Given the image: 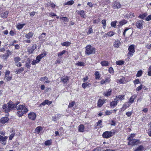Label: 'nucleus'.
Instances as JSON below:
<instances>
[{"instance_id":"f257e3e1","label":"nucleus","mask_w":151,"mask_h":151,"mask_svg":"<svg viewBox=\"0 0 151 151\" xmlns=\"http://www.w3.org/2000/svg\"><path fill=\"white\" fill-rule=\"evenodd\" d=\"M16 109L18 111L17 114L19 117H22L24 114H25L29 111L28 108L24 105H19L16 106Z\"/></svg>"},{"instance_id":"f03ea898","label":"nucleus","mask_w":151,"mask_h":151,"mask_svg":"<svg viewBox=\"0 0 151 151\" xmlns=\"http://www.w3.org/2000/svg\"><path fill=\"white\" fill-rule=\"evenodd\" d=\"M85 54L87 55L94 54L95 52V49L91 45H88L86 47Z\"/></svg>"},{"instance_id":"7ed1b4c3","label":"nucleus","mask_w":151,"mask_h":151,"mask_svg":"<svg viewBox=\"0 0 151 151\" xmlns=\"http://www.w3.org/2000/svg\"><path fill=\"white\" fill-rule=\"evenodd\" d=\"M128 50L129 52L127 54V55L129 57H131L135 52L134 45H130L128 48Z\"/></svg>"},{"instance_id":"20e7f679","label":"nucleus","mask_w":151,"mask_h":151,"mask_svg":"<svg viewBox=\"0 0 151 151\" xmlns=\"http://www.w3.org/2000/svg\"><path fill=\"white\" fill-rule=\"evenodd\" d=\"M114 134L115 132H114L106 131L103 133L102 136L104 138H108L111 137Z\"/></svg>"},{"instance_id":"39448f33","label":"nucleus","mask_w":151,"mask_h":151,"mask_svg":"<svg viewBox=\"0 0 151 151\" xmlns=\"http://www.w3.org/2000/svg\"><path fill=\"white\" fill-rule=\"evenodd\" d=\"M129 142H128V145H138L140 143L139 140L138 139H131L128 140Z\"/></svg>"},{"instance_id":"423d86ee","label":"nucleus","mask_w":151,"mask_h":151,"mask_svg":"<svg viewBox=\"0 0 151 151\" xmlns=\"http://www.w3.org/2000/svg\"><path fill=\"white\" fill-rule=\"evenodd\" d=\"M144 22L142 20H140L137 21L136 23V26L137 28L142 29L143 28V25Z\"/></svg>"},{"instance_id":"0eeeda50","label":"nucleus","mask_w":151,"mask_h":151,"mask_svg":"<svg viewBox=\"0 0 151 151\" xmlns=\"http://www.w3.org/2000/svg\"><path fill=\"white\" fill-rule=\"evenodd\" d=\"M9 120V118L7 117L1 118L0 120V124L1 126H3Z\"/></svg>"},{"instance_id":"6e6552de","label":"nucleus","mask_w":151,"mask_h":151,"mask_svg":"<svg viewBox=\"0 0 151 151\" xmlns=\"http://www.w3.org/2000/svg\"><path fill=\"white\" fill-rule=\"evenodd\" d=\"M28 116L29 119L32 120H34L36 119V114L34 112H31L28 114Z\"/></svg>"},{"instance_id":"1a4fd4ad","label":"nucleus","mask_w":151,"mask_h":151,"mask_svg":"<svg viewBox=\"0 0 151 151\" xmlns=\"http://www.w3.org/2000/svg\"><path fill=\"white\" fill-rule=\"evenodd\" d=\"M6 53L1 55V57L4 60H6L8 58L9 55H11V52L9 50H7L6 51Z\"/></svg>"},{"instance_id":"9d476101","label":"nucleus","mask_w":151,"mask_h":151,"mask_svg":"<svg viewBox=\"0 0 151 151\" xmlns=\"http://www.w3.org/2000/svg\"><path fill=\"white\" fill-rule=\"evenodd\" d=\"M112 6L114 9H118L121 8V6L119 2L114 1Z\"/></svg>"},{"instance_id":"9b49d317","label":"nucleus","mask_w":151,"mask_h":151,"mask_svg":"<svg viewBox=\"0 0 151 151\" xmlns=\"http://www.w3.org/2000/svg\"><path fill=\"white\" fill-rule=\"evenodd\" d=\"M19 102H18L17 104V105H15L12 101H9V102L7 103V105H8V107L10 109V110H11L12 109H13L14 107H16L17 105L18 104H19Z\"/></svg>"},{"instance_id":"f8f14e48","label":"nucleus","mask_w":151,"mask_h":151,"mask_svg":"<svg viewBox=\"0 0 151 151\" xmlns=\"http://www.w3.org/2000/svg\"><path fill=\"white\" fill-rule=\"evenodd\" d=\"M8 138V137L7 136L3 137L0 135V142H3L2 144L4 145L6 144V141Z\"/></svg>"},{"instance_id":"ddd939ff","label":"nucleus","mask_w":151,"mask_h":151,"mask_svg":"<svg viewBox=\"0 0 151 151\" xmlns=\"http://www.w3.org/2000/svg\"><path fill=\"white\" fill-rule=\"evenodd\" d=\"M69 80V78L66 76H64L62 77L61 81L65 84H66Z\"/></svg>"},{"instance_id":"4468645a","label":"nucleus","mask_w":151,"mask_h":151,"mask_svg":"<svg viewBox=\"0 0 151 151\" xmlns=\"http://www.w3.org/2000/svg\"><path fill=\"white\" fill-rule=\"evenodd\" d=\"M125 95L124 94L119 95L116 96L114 100L116 101L122 100L124 99Z\"/></svg>"},{"instance_id":"2eb2a0df","label":"nucleus","mask_w":151,"mask_h":151,"mask_svg":"<svg viewBox=\"0 0 151 151\" xmlns=\"http://www.w3.org/2000/svg\"><path fill=\"white\" fill-rule=\"evenodd\" d=\"M145 149V148L142 145H140L137 148H133V150L134 151H143Z\"/></svg>"},{"instance_id":"dca6fc26","label":"nucleus","mask_w":151,"mask_h":151,"mask_svg":"<svg viewBox=\"0 0 151 151\" xmlns=\"http://www.w3.org/2000/svg\"><path fill=\"white\" fill-rule=\"evenodd\" d=\"M121 44V42L119 40H116L114 42L113 46L114 47L116 48H118L119 47Z\"/></svg>"},{"instance_id":"f3484780","label":"nucleus","mask_w":151,"mask_h":151,"mask_svg":"<svg viewBox=\"0 0 151 151\" xmlns=\"http://www.w3.org/2000/svg\"><path fill=\"white\" fill-rule=\"evenodd\" d=\"M3 109L4 111L5 112H9L10 110V109L9 107H8V105H7L6 104H4L3 106Z\"/></svg>"},{"instance_id":"a211bd4d","label":"nucleus","mask_w":151,"mask_h":151,"mask_svg":"<svg viewBox=\"0 0 151 151\" xmlns=\"http://www.w3.org/2000/svg\"><path fill=\"white\" fill-rule=\"evenodd\" d=\"M105 100L104 99L102 100L99 99L98 102V106L99 107H101L104 103Z\"/></svg>"},{"instance_id":"6ab92c4d","label":"nucleus","mask_w":151,"mask_h":151,"mask_svg":"<svg viewBox=\"0 0 151 151\" xmlns=\"http://www.w3.org/2000/svg\"><path fill=\"white\" fill-rule=\"evenodd\" d=\"M34 33L33 32H30L26 34L25 37L27 39H29L32 37Z\"/></svg>"},{"instance_id":"aec40b11","label":"nucleus","mask_w":151,"mask_h":151,"mask_svg":"<svg viewBox=\"0 0 151 151\" xmlns=\"http://www.w3.org/2000/svg\"><path fill=\"white\" fill-rule=\"evenodd\" d=\"M9 13V12L7 11H6L5 12H2L1 14V17L3 18H6L7 17L8 14Z\"/></svg>"},{"instance_id":"412c9836","label":"nucleus","mask_w":151,"mask_h":151,"mask_svg":"<svg viewBox=\"0 0 151 151\" xmlns=\"http://www.w3.org/2000/svg\"><path fill=\"white\" fill-rule=\"evenodd\" d=\"M112 90L111 89H109L107 91L104 92V96H110Z\"/></svg>"},{"instance_id":"4be33fe9","label":"nucleus","mask_w":151,"mask_h":151,"mask_svg":"<svg viewBox=\"0 0 151 151\" xmlns=\"http://www.w3.org/2000/svg\"><path fill=\"white\" fill-rule=\"evenodd\" d=\"M52 101H49L48 100H46L44 101L41 104L43 105V106H45L46 104H47L49 105L51 104L52 103Z\"/></svg>"},{"instance_id":"5701e85b","label":"nucleus","mask_w":151,"mask_h":151,"mask_svg":"<svg viewBox=\"0 0 151 151\" xmlns=\"http://www.w3.org/2000/svg\"><path fill=\"white\" fill-rule=\"evenodd\" d=\"M40 80L41 81H45V82L47 83H49L50 82V81L48 80V78L46 77H41L40 78Z\"/></svg>"},{"instance_id":"b1692460","label":"nucleus","mask_w":151,"mask_h":151,"mask_svg":"<svg viewBox=\"0 0 151 151\" xmlns=\"http://www.w3.org/2000/svg\"><path fill=\"white\" fill-rule=\"evenodd\" d=\"M136 96L135 95L132 96L129 99V102L128 103V104H132L134 101V99L136 98Z\"/></svg>"},{"instance_id":"393cba45","label":"nucleus","mask_w":151,"mask_h":151,"mask_svg":"<svg viewBox=\"0 0 151 151\" xmlns=\"http://www.w3.org/2000/svg\"><path fill=\"white\" fill-rule=\"evenodd\" d=\"M91 84L88 82L84 83L82 84V86L84 88L89 87Z\"/></svg>"},{"instance_id":"a878e982","label":"nucleus","mask_w":151,"mask_h":151,"mask_svg":"<svg viewBox=\"0 0 151 151\" xmlns=\"http://www.w3.org/2000/svg\"><path fill=\"white\" fill-rule=\"evenodd\" d=\"M125 78L123 77L122 79L117 80L116 82L120 84H124L125 83Z\"/></svg>"},{"instance_id":"bb28decb","label":"nucleus","mask_w":151,"mask_h":151,"mask_svg":"<svg viewBox=\"0 0 151 151\" xmlns=\"http://www.w3.org/2000/svg\"><path fill=\"white\" fill-rule=\"evenodd\" d=\"M78 131L81 132H83L84 131V127L83 124H80L78 127Z\"/></svg>"},{"instance_id":"cd10ccee","label":"nucleus","mask_w":151,"mask_h":151,"mask_svg":"<svg viewBox=\"0 0 151 151\" xmlns=\"http://www.w3.org/2000/svg\"><path fill=\"white\" fill-rule=\"evenodd\" d=\"M130 105V104H128L127 102L126 103L125 105L122 106V110L123 111L125 110L127 108L129 107Z\"/></svg>"},{"instance_id":"c85d7f7f","label":"nucleus","mask_w":151,"mask_h":151,"mask_svg":"<svg viewBox=\"0 0 151 151\" xmlns=\"http://www.w3.org/2000/svg\"><path fill=\"white\" fill-rule=\"evenodd\" d=\"M42 128L41 126L37 127L35 129V131L36 133L39 134L40 132L42 130Z\"/></svg>"},{"instance_id":"c756f323","label":"nucleus","mask_w":151,"mask_h":151,"mask_svg":"<svg viewBox=\"0 0 151 151\" xmlns=\"http://www.w3.org/2000/svg\"><path fill=\"white\" fill-rule=\"evenodd\" d=\"M36 46L37 45L36 44L33 45L32 48L29 50V52L31 53H32L33 52L34 50L36 49Z\"/></svg>"},{"instance_id":"7c9ffc66","label":"nucleus","mask_w":151,"mask_h":151,"mask_svg":"<svg viewBox=\"0 0 151 151\" xmlns=\"http://www.w3.org/2000/svg\"><path fill=\"white\" fill-rule=\"evenodd\" d=\"M96 127L98 128H100L102 127V121L101 120H100L97 122Z\"/></svg>"},{"instance_id":"2f4dec72","label":"nucleus","mask_w":151,"mask_h":151,"mask_svg":"<svg viewBox=\"0 0 151 151\" xmlns=\"http://www.w3.org/2000/svg\"><path fill=\"white\" fill-rule=\"evenodd\" d=\"M117 104V101H113L110 103V106L112 107L113 108L114 106H116Z\"/></svg>"},{"instance_id":"473e14b6","label":"nucleus","mask_w":151,"mask_h":151,"mask_svg":"<svg viewBox=\"0 0 151 151\" xmlns=\"http://www.w3.org/2000/svg\"><path fill=\"white\" fill-rule=\"evenodd\" d=\"M101 64L102 66H106L109 65V63L106 61H103L101 62Z\"/></svg>"},{"instance_id":"72a5a7b5","label":"nucleus","mask_w":151,"mask_h":151,"mask_svg":"<svg viewBox=\"0 0 151 151\" xmlns=\"http://www.w3.org/2000/svg\"><path fill=\"white\" fill-rule=\"evenodd\" d=\"M61 44V45L63 46L68 47L70 45L71 43L69 42H63Z\"/></svg>"},{"instance_id":"f704fd0d","label":"nucleus","mask_w":151,"mask_h":151,"mask_svg":"<svg viewBox=\"0 0 151 151\" xmlns=\"http://www.w3.org/2000/svg\"><path fill=\"white\" fill-rule=\"evenodd\" d=\"M12 76L11 75L5 76L4 80L7 81H9L11 80Z\"/></svg>"},{"instance_id":"c9c22d12","label":"nucleus","mask_w":151,"mask_h":151,"mask_svg":"<svg viewBox=\"0 0 151 151\" xmlns=\"http://www.w3.org/2000/svg\"><path fill=\"white\" fill-rule=\"evenodd\" d=\"M25 25V24H21L20 23L18 24L17 26V27L18 29H22L23 26Z\"/></svg>"},{"instance_id":"e433bc0d","label":"nucleus","mask_w":151,"mask_h":151,"mask_svg":"<svg viewBox=\"0 0 151 151\" xmlns=\"http://www.w3.org/2000/svg\"><path fill=\"white\" fill-rule=\"evenodd\" d=\"M74 3V1L73 0H71L67 2L64 3V5H72Z\"/></svg>"},{"instance_id":"4c0bfd02","label":"nucleus","mask_w":151,"mask_h":151,"mask_svg":"<svg viewBox=\"0 0 151 151\" xmlns=\"http://www.w3.org/2000/svg\"><path fill=\"white\" fill-rule=\"evenodd\" d=\"M79 13L81 17L83 18H85L86 17L84 11L81 10L79 12Z\"/></svg>"},{"instance_id":"58836bf2","label":"nucleus","mask_w":151,"mask_h":151,"mask_svg":"<svg viewBox=\"0 0 151 151\" xmlns=\"http://www.w3.org/2000/svg\"><path fill=\"white\" fill-rule=\"evenodd\" d=\"M95 75V78L96 79H99L100 77V75L99 72L98 71H96Z\"/></svg>"},{"instance_id":"ea45409f","label":"nucleus","mask_w":151,"mask_h":151,"mask_svg":"<svg viewBox=\"0 0 151 151\" xmlns=\"http://www.w3.org/2000/svg\"><path fill=\"white\" fill-rule=\"evenodd\" d=\"M124 62L123 60H119L116 62V63L117 65H122L124 64Z\"/></svg>"},{"instance_id":"a19ab883","label":"nucleus","mask_w":151,"mask_h":151,"mask_svg":"<svg viewBox=\"0 0 151 151\" xmlns=\"http://www.w3.org/2000/svg\"><path fill=\"white\" fill-rule=\"evenodd\" d=\"M24 70V69L23 68H21L18 70H16L15 72L17 74H19L22 72Z\"/></svg>"},{"instance_id":"79ce46f5","label":"nucleus","mask_w":151,"mask_h":151,"mask_svg":"<svg viewBox=\"0 0 151 151\" xmlns=\"http://www.w3.org/2000/svg\"><path fill=\"white\" fill-rule=\"evenodd\" d=\"M115 34V32H114L110 31L107 32V34H106L105 35H106L109 37H111L114 35Z\"/></svg>"},{"instance_id":"37998d69","label":"nucleus","mask_w":151,"mask_h":151,"mask_svg":"<svg viewBox=\"0 0 151 151\" xmlns=\"http://www.w3.org/2000/svg\"><path fill=\"white\" fill-rule=\"evenodd\" d=\"M47 6H50L52 8H54L55 6V4L52 2H49L47 3Z\"/></svg>"},{"instance_id":"c03bdc74","label":"nucleus","mask_w":151,"mask_h":151,"mask_svg":"<svg viewBox=\"0 0 151 151\" xmlns=\"http://www.w3.org/2000/svg\"><path fill=\"white\" fill-rule=\"evenodd\" d=\"M127 20L125 19H123L121 21L119 22V24L120 25H123L127 23Z\"/></svg>"},{"instance_id":"a18cd8bd","label":"nucleus","mask_w":151,"mask_h":151,"mask_svg":"<svg viewBox=\"0 0 151 151\" xmlns=\"http://www.w3.org/2000/svg\"><path fill=\"white\" fill-rule=\"evenodd\" d=\"M46 14L47 15L50 17H54L56 16V14L53 12H47Z\"/></svg>"},{"instance_id":"49530a36","label":"nucleus","mask_w":151,"mask_h":151,"mask_svg":"<svg viewBox=\"0 0 151 151\" xmlns=\"http://www.w3.org/2000/svg\"><path fill=\"white\" fill-rule=\"evenodd\" d=\"M142 71L141 70H139L138 71L136 76L137 77H139L142 75Z\"/></svg>"},{"instance_id":"de8ad7c7","label":"nucleus","mask_w":151,"mask_h":151,"mask_svg":"<svg viewBox=\"0 0 151 151\" xmlns=\"http://www.w3.org/2000/svg\"><path fill=\"white\" fill-rule=\"evenodd\" d=\"M101 22L103 24V28H104V29H105L106 28V21L105 19H103L102 20Z\"/></svg>"},{"instance_id":"09e8293b","label":"nucleus","mask_w":151,"mask_h":151,"mask_svg":"<svg viewBox=\"0 0 151 151\" xmlns=\"http://www.w3.org/2000/svg\"><path fill=\"white\" fill-rule=\"evenodd\" d=\"M21 60V58H20L19 57H15L14 58V60L15 62V63L19 62Z\"/></svg>"},{"instance_id":"8fccbe9b","label":"nucleus","mask_w":151,"mask_h":151,"mask_svg":"<svg viewBox=\"0 0 151 151\" xmlns=\"http://www.w3.org/2000/svg\"><path fill=\"white\" fill-rule=\"evenodd\" d=\"M60 19H62L65 22H68L69 19L65 17L60 18Z\"/></svg>"},{"instance_id":"3c124183","label":"nucleus","mask_w":151,"mask_h":151,"mask_svg":"<svg viewBox=\"0 0 151 151\" xmlns=\"http://www.w3.org/2000/svg\"><path fill=\"white\" fill-rule=\"evenodd\" d=\"M52 143L51 140H48L45 142V144L46 146L50 145Z\"/></svg>"},{"instance_id":"603ef678","label":"nucleus","mask_w":151,"mask_h":151,"mask_svg":"<svg viewBox=\"0 0 151 151\" xmlns=\"http://www.w3.org/2000/svg\"><path fill=\"white\" fill-rule=\"evenodd\" d=\"M84 63L83 62H78L76 64V65L80 66H84Z\"/></svg>"},{"instance_id":"864d4df0","label":"nucleus","mask_w":151,"mask_h":151,"mask_svg":"<svg viewBox=\"0 0 151 151\" xmlns=\"http://www.w3.org/2000/svg\"><path fill=\"white\" fill-rule=\"evenodd\" d=\"M66 51L65 50H63L62 52L58 53V56H62L63 54H65Z\"/></svg>"},{"instance_id":"5fc2aeb1","label":"nucleus","mask_w":151,"mask_h":151,"mask_svg":"<svg viewBox=\"0 0 151 151\" xmlns=\"http://www.w3.org/2000/svg\"><path fill=\"white\" fill-rule=\"evenodd\" d=\"M46 33H42L41 35L40 36L39 39L42 40L44 38H45V36Z\"/></svg>"},{"instance_id":"6e6d98bb","label":"nucleus","mask_w":151,"mask_h":151,"mask_svg":"<svg viewBox=\"0 0 151 151\" xmlns=\"http://www.w3.org/2000/svg\"><path fill=\"white\" fill-rule=\"evenodd\" d=\"M46 55V54L45 51H44L42 53L39 55L42 58Z\"/></svg>"},{"instance_id":"4d7b16f0","label":"nucleus","mask_w":151,"mask_h":151,"mask_svg":"<svg viewBox=\"0 0 151 151\" xmlns=\"http://www.w3.org/2000/svg\"><path fill=\"white\" fill-rule=\"evenodd\" d=\"M135 136V134H131L130 136L127 139L128 140L132 139Z\"/></svg>"},{"instance_id":"13d9d810","label":"nucleus","mask_w":151,"mask_h":151,"mask_svg":"<svg viewBox=\"0 0 151 151\" xmlns=\"http://www.w3.org/2000/svg\"><path fill=\"white\" fill-rule=\"evenodd\" d=\"M30 62L29 60H27L26 62V66L28 68H29L30 67Z\"/></svg>"},{"instance_id":"bf43d9fd","label":"nucleus","mask_w":151,"mask_h":151,"mask_svg":"<svg viewBox=\"0 0 151 151\" xmlns=\"http://www.w3.org/2000/svg\"><path fill=\"white\" fill-rule=\"evenodd\" d=\"M111 81L110 78V77H109L105 79V82L106 83H109Z\"/></svg>"},{"instance_id":"052dcab7","label":"nucleus","mask_w":151,"mask_h":151,"mask_svg":"<svg viewBox=\"0 0 151 151\" xmlns=\"http://www.w3.org/2000/svg\"><path fill=\"white\" fill-rule=\"evenodd\" d=\"M112 111H106L105 112V114L106 115H109L111 114L112 113Z\"/></svg>"},{"instance_id":"680f3d73","label":"nucleus","mask_w":151,"mask_h":151,"mask_svg":"<svg viewBox=\"0 0 151 151\" xmlns=\"http://www.w3.org/2000/svg\"><path fill=\"white\" fill-rule=\"evenodd\" d=\"M148 75L149 76H151V66H150L148 68Z\"/></svg>"},{"instance_id":"e2e57ef3","label":"nucleus","mask_w":151,"mask_h":151,"mask_svg":"<svg viewBox=\"0 0 151 151\" xmlns=\"http://www.w3.org/2000/svg\"><path fill=\"white\" fill-rule=\"evenodd\" d=\"M117 22L116 21L112 22L111 23V26L114 27L116 25V23Z\"/></svg>"},{"instance_id":"0e129e2a","label":"nucleus","mask_w":151,"mask_h":151,"mask_svg":"<svg viewBox=\"0 0 151 151\" xmlns=\"http://www.w3.org/2000/svg\"><path fill=\"white\" fill-rule=\"evenodd\" d=\"M140 82L139 79H136L134 81V84L140 83Z\"/></svg>"},{"instance_id":"69168bd1","label":"nucleus","mask_w":151,"mask_h":151,"mask_svg":"<svg viewBox=\"0 0 151 151\" xmlns=\"http://www.w3.org/2000/svg\"><path fill=\"white\" fill-rule=\"evenodd\" d=\"M142 85H141L140 86L136 88V90L137 91H139L142 89Z\"/></svg>"},{"instance_id":"338daca9","label":"nucleus","mask_w":151,"mask_h":151,"mask_svg":"<svg viewBox=\"0 0 151 151\" xmlns=\"http://www.w3.org/2000/svg\"><path fill=\"white\" fill-rule=\"evenodd\" d=\"M75 104V102L74 101L72 102L71 103L69 104V105H68V107L70 108L73 107Z\"/></svg>"},{"instance_id":"774afa93","label":"nucleus","mask_w":151,"mask_h":151,"mask_svg":"<svg viewBox=\"0 0 151 151\" xmlns=\"http://www.w3.org/2000/svg\"><path fill=\"white\" fill-rule=\"evenodd\" d=\"M151 20V15H149L146 18V20L147 21H149Z\"/></svg>"}]
</instances>
